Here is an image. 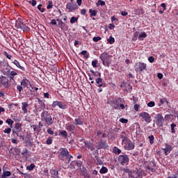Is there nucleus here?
<instances>
[{"label": "nucleus", "mask_w": 178, "mask_h": 178, "mask_svg": "<svg viewBox=\"0 0 178 178\" xmlns=\"http://www.w3.org/2000/svg\"><path fill=\"white\" fill-rule=\"evenodd\" d=\"M96 83L98 84L97 87H106V84L102 83V79L101 78H97L96 79Z\"/></svg>", "instance_id": "21"}, {"label": "nucleus", "mask_w": 178, "mask_h": 178, "mask_svg": "<svg viewBox=\"0 0 178 178\" xmlns=\"http://www.w3.org/2000/svg\"><path fill=\"white\" fill-rule=\"evenodd\" d=\"M172 151V146L170 145H167L165 148L164 149V152L165 155H168L169 153Z\"/></svg>", "instance_id": "26"}, {"label": "nucleus", "mask_w": 178, "mask_h": 178, "mask_svg": "<svg viewBox=\"0 0 178 178\" xmlns=\"http://www.w3.org/2000/svg\"><path fill=\"white\" fill-rule=\"evenodd\" d=\"M161 6V8H163V10H166V4L165 3H162Z\"/></svg>", "instance_id": "63"}, {"label": "nucleus", "mask_w": 178, "mask_h": 178, "mask_svg": "<svg viewBox=\"0 0 178 178\" xmlns=\"http://www.w3.org/2000/svg\"><path fill=\"white\" fill-rule=\"evenodd\" d=\"M52 137H49L46 140V144H47V145H51V144H52Z\"/></svg>", "instance_id": "41"}, {"label": "nucleus", "mask_w": 178, "mask_h": 178, "mask_svg": "<svg viewBox=\"0 0 178 178\" xmlns=\"http://www.w3.org/2000/svg\"><path fill=\"white\" fill-rule=\"evenodd\" d=\"M29 83L30 82L27 79H23V81L21 83V86H22V87H27Z\"/></svg>", "instance_id": "32"}, {"label": "nucleus", "mask_w": 178, "mask_h": 178, "mask_svg": "<svg viewBox=\"0 0 178 178\" xmlns=\"http://www.w3.org/2000/svg\"><path fill=\"white\" fill-rule=\"evenodd\" d=\"M74 122H74V124H75V126H79V125L81 126L84 124V122L80 118L75 119Z\"/></svg>", "instance_id": "24"}, {"label": "nucleus", "mask_w": 178, "mask_h": 178, "mask_svg": "<svg viewBox=\"0 0 178 178\" xmlns=\"http://www.w3.org/2000/svg\"><path fill=\"white\" fill-rule=\"evenodd\" d=\"M122 145L127 151H131V149H134V143H133V142L129 139L125 140V142L122 143Z\"/></svg>", "instance_id": "11"}, {"label": "nucleus", "mask_w": 178, "mask_h": 178, "mask_svg": "<svg viewBox=\"0 0 178 178\" xmlns=\"http://www.w3.org/2000/svg\"><path fill=\"white\" fill-rule=\"evenodd\" d=\"M47 133L48 134H51V136L54 135V131L51 128L47 129Z\"/></svg>", "instance_id": "61"}, {"label": "nucleus", "mask_w": 178, "mask_h": 178, "mask_svg": "<svg viewBox=\"0 0 178 178\" xmlns=\"http://www.w3.org/2000/svg\"><path fill=\"white\" fill-rule=\"evenodd\" d=\"M11 131H12V129L7 128L4 129L3 133H5L6 134H9Z\"/></svg>", "instance_id": "53"}, {"label": "nucleus", "mask_w": 178, "mask_h": 178, "mask_svg": "<svg viewBox=\"0 0 178 178\" xmlns=\"http://www.w3.org/2000/svg\"><path fill=\"white\" fill-rule=\"evenodd\" d=\"M17 90L19 91V92H22V91H23V87L19 86V85H18L17 86Z\"/></svg>", "instance_id": "58"}, {"label": "nucleus", "mask_w": 178, "mask_h": 178, "mask_svg": "<svg viewBox=\"0 0 178 178\" xmlns=\"http://www.w3.org/2000/svg\"><path fill=\"white\" fill-rule=\"evenodd\" d=\"M13 63L14 65H15V66H17V67H18V69H20L21 70H23L24 69V67H22V65H20V63H19V61L17 60H14Z\"/></svg>", "instance_id": "27"}, {"label": "nucleus", "mask_w": 178, "mask_h": 178, "mask_svg": "<svg viewBox=\"0 0 178 178\" xmlns=\"http://www.w3.org/2000/svg\"><path fill=\"white\" fill-rule=\"evenodd\" d=\"M34 168H35V165L34 163H31L30 165L26 167L27 170H34Z\"/></svg>", "instance_id": "38"}, {"label": "nucleus", "mask_w": 178, "mask_h": 178, "mask_svg": "<svg viewBox=\"0 0 178 178\" xmlns=\"http://www.w3.org/2000/svg\"><path fill=\"white\" fill-rule=\"evenodd\" d=\"M134 70L136 73H141L147 70V64L145 63L138 62L134 65Z\"/></svg>", "instance_id": "4"}, {"label": "nucleus", "mask_w": 178, "mask_h": 178, "mask_svg": "<svg viewBox=\"0 0 178 178\" xmlns=\"http://www.w3.org/2000/svg\"><path fill=\"white\" fill-rule=\"evenodd\" d=\"M102 38L100 36H97V37H94L92 38V40L95 42H98V41H101Z\"/></svg>", "instance_id": "49"}, {"label": "nucleus", "mask_w": 178, "mask_h": 178, "mask_svg": "<svg viewBox=\"0 0 178 178\" xmlns=\"http://www.w3.org/2000/svg\"><path fill=\"white\" fill-rule=\"evenodd\" d=\"M148 60H149V62H150V63H154L155 58L153 56H150L148 58Z\"/></svg>", "instance_id": "57"}, {"label": "nucleus", "mask_w": 178, "mask_h": 178, "mask_svg": "<svg viewBox=\"0 0 178 178\" xmlns=\"http://www.w3.org/2000/svg\"><path fill=\"white\" fill-rule=\"evenodd\" d=\"M163 122H165V118H163V115H162V114L159 113L155 115L154 122L156 126L162 127V126H163Z\"/></svg>", "instance_id": "5"}, {"label": "nucleus", "mask_w": 178, "mask_h": 178, "mask_svg": "<svg viewBox=\"0 0 178 178\" xmlns=\"http://www.w3.org/2000/svg\"><path fill=\"white\" fill-rule=\"evenodd\" d=\"M140 108V105L138 104H135L134 106V111H136V112H138V109Z\"/></svg>", "instance_id": "56"}, {"label": "nucleus", "mask_w": 178, "mask_h": 178, "mask_svg": "<svg viewBox=\"0 0 178 178\" xmlns=\"http://www.w3.org/2000/svg\"><path fill=\"white\" fill-rule=\"evenodd\" d=\"M147 106H149V108H154V106H155V102H149L147 104Z\"/></svg>", "instance_id": "48"}, {"label": "nucleus", "mask_w": 178, "mask_h": 178, "mask_svg": "<svg viewBox=\"0 0 178 178\" xmlns=\"http://www.w3.org/2000/svg\"><path fill=\"white\" fill-rule=\"evenodd\" d=\"M170 127H171V133L172 134L176 133V130H175V127H176V124L175 123L171 124Z\"/></svg>", "instance_id": "40"}, {"label": "nucleus", "mask_w": 178, "mask_h": 178, "mask_svg": "<svg viewBox=\"0 0 178 178\" xmlns=\"http://www.w3.org/2000/svg\"><path fill=\"white\" fill-rule=\"evenodd\" d=\"M143 176H147L145 170L139 169L129 172V178H143Z\"/></svg>", "instance_id": "2"}, {"label": "nucleus", "mask_w": 178, "mask_h": 178, "mask_svg": "<svg viewBox=\"0 0 178 178\" xmlns=\"http://www.w3.org/2000/svg\"><path fill=\"white\" fill-rule=\"evenodd\" d=\"M66 9H68L69 12H73L77 9V4L73 2H69L66 5Z\"/></svg>", "instance_id": "16"}, {"label": "nucleus", "mask_w": 178, "mask_h": 178, "mask_svg": "<svg viewBox=\"0 0 178 178\" xmlns=\"http://www.w3.org/2000/svg\"><path fill=\"white\" fill-rule=\"evenodd\" d=\"M120 138H122V143H124L125 141H127V140H129V138H127V135H126L125 132L121 133Z\"/></svg>", "instance_id": "25"}, {"label": "nucleus", "mask_w": 178, "mask_h": 178, "mask_svg": "<svg viewBox=\"0 0 178 178\" xmlns=\"http://www.w3.org/2000/svg\"><path fill=\"white\" fill-rule=\"evenodd\" d=\"M113 152L115 154V155H119V154H122V150L116 147H114Z\"/></svg>", "instance_id": "29"}, {"label": "nucleus", "mask_w": 178, "mask_h": 178, "mask_svg": "<svg viewBox=\"0 0 178 178\" xmlns=\"http://www.w3.org/2000/svg\"><path fill=\"white\" fill-rule=\"evenodd\" d=\"M109 145L106 143V140H100L97 145V149H108Z\"/></svg>", "instance_id": "15"}, {"label": "nucleus", "mask_w": 178, "mask_h": 178, "mask_svg": "<svg viewBox=\"0 0 178 178\" xmlns=\"http://www.w3.org/2000/svg\"><path fill=\"white\" fill-rule=\"evenodd\" d=\"M20 131H22V124L17 122L15 124V127L13 129V134H16L17 137H20L22 138L23 136H22V134H19Z\"/></svg>", "instance_id": "12"}, {"label": "nucleus", "mask_w": 178, "mask_h": 178, "mask_svg": "<svg viewBox=\"0 0 178 178\" xmlns=\"http://www.w3.org/2000/svg\"><path fill=\"white\" fill-rule=\"evenodd\" d=\"M108 104L111 106H113L114 109H126L127 108V104H124V100L121 98L114 99L110 102Z\"/></svg>", "instance_id": "1"}, {"label": "nucleus", "mask_w": 178, "mask_h": 178, "mask_svg": "<svg viewBox=\"0 0 178 178\" xmlns=\"http://www.w3.org/2000/svg\"><path fill=\"white\" fill-rule=\"evenodd\" d=\"M52 8H54V3L52 1H49L47 2V9H52Z\"/></svg>", "instance_id": "36"}, {"label": "nucleus", "mask_w": 178, "mask_h": 178, "mask_svg": "<svg viewBox=\"0 0 178 178\" xmlns=\"http://www.w3.org/2000/svg\"><path fill=\"white\" fill-rule=\"evenodd\" d=\"M129 156L124 153L118 156V162L122 165H127L129 163Z\"/></svg>", "instance_id": "8"}, {"label": "nucleus", "mask_w": 178, "mask_h": 178, "mask_svg": "<svg viewBox=\"0 0 178 178\" xmlns=\"http://www.w3.org/2000/svg\"><path fill=\"white\" fill-rule=\"evenodd\" d=\"M172 178H178V169L176 174H173Z\"/></svg>", "instance_id": "64"}, {"label": "nucleus", "mask_w": 178, "mask_h": 178, "mask_svg": "<svg viewBox=\"0 0 178 178\" xmlns=\"http://www.w3.org/2000/svg\"><path fill=\"white\" fill-rule=\"evenodd\" d=\"M81 55H83V58H85V59H88L89 56L87 54V51L86 50H83L81 52Z\"/></svg>", "instance_id": "34"}, {"label": "nucleus", "mask_w": 178, "mask_h": 178, "mask_svg": "<svg viewBox=\"0 0 178 178\" xmlns=\"http://www.w3.org/2000/svg\"><path fill=\"white\" fill-rule=\"evenodd\" d=\"M99 58L102 61L104 66H107L108 67H109V65L112 63V56L109 55L106 52H104L100 55Z\"/></svg>", "instance_id": "3"}, {"label": "nucleus", "mask_w": 178, "mask_h": 178, "mask_svg": "<svg viewBox=\"0 0 178 178\" xmlns=\"http://www.w3.org/2000/svg\"><path fill=\"white\" fill-rule=\"evenodd\" d=\"M89 13H90V17H92V16H97V13H98V10H97L90 9L89 10Z\"/></svg>", "instance_id": "28"}, {"label": "nucleus", "mask_w": 178, "mask_h": 178, "mask_svg": "<svg viewBox=\"0 0 178 178\" xmlns=\"http://www.w3.org/2000/svg\"><path fill=\"white\" fill-rule=\"evenodd\" d=\"M50 175L52 178H59V173L56 170H51Z\"/></svg>", "instance_id": "19"}, {"label": "nucleus", "mask_w": 178, "mask_h": 178, "mask_svg": "<svg viewBox=\"0 0 178 178\" xmlns=\"http://www.w3.org/2000/svg\"><path fill=\"white\" fill-rule=\"evenodd\" d=\"M99 5L101 6H104V5H105V1H102V0H99L97 3V6H99Z\"/></svg>", "instance_id": "45"}, {"label": "nucleus", "mask_w": 178, "mask_h": 178, "mask_svg": "<svg viewBox=\"0 0 178 178\" xmlns=\"http://www.w3.org/2000/svg\"><path fill=\"white\" fill-rule=\"evenodd\" d=\"M83 143L86 148H88V149H90V151H94V149H95V146H94V144H92V143L88 141H84Z\"/></svg>", "instance_id": "17"}, {"label": "nucleus", "mask_w": 178, "mask_h": 178, "mask_svg": "<svg viewBox=\"0 0 178 178\" xmlns=\"http://www.w3.org/2000/svg\"><path fill=\"white\" fill-rule=\"evenodd\" d=\"M138 35H138V31H136L134 33V38H133V40H137V37H138Z\"/></svg>", "instance_id": "60"}, {"label": "nucleus", "mask_w": 178, "mask_h": 178, "mask_svg": "<svg viewBox=\"0 0 178 178\" xmlns=\"http://www.w3.org/2000/svg\"><path fill=\"white\" fill-rule=\"evenodd\" d=\"M92 66L93 67H98V60L92 61Z\"/></svg>", "instance_id": "44"}, {"label": "nucleus", "mask_w": 178, "mask_h": 178, "mask_svg": "<svg viewBox=\"0 0 178 178\" xmlns=\"http://www.w3.org/2000/svg\"><path fill=\"white\" fill-rule=\"evenodd\" d=\"M11 141H12L13 144H17V143H19V140H17V139H14V138H11Z\"/></svg>", "instance_id": "62"}, {"label": "nucleus", "mask_w": 178, "mask_h": 178, "mask_svg": "<svg viewBox=\"0 0 178 178\" xmlns=\"http://www.w3.org/2000/svg\"><path fill=\"white\" fill-rule=\"evenodd\" d=\"M148 138L149 140L150 144H152L154 143V140H155V138L154 137L153 135L149 136Z\"/></svg>", "instance_id": "47"}, {"label": "nucleus", "mask_w": 178, "mask_h": 178, "mask_svg": "<svg viewBox=\"0 0 178 178\" xmlns=\"http://www.w3.org/2000/svg\"><path fill=\"white\" fill-rule=\"evenodd\" d=\"M6 70L3 72V74H6V76H10V81H12V80H14L15 79V76H17V72H16V71H11L10 72V66H7V67L6 68Z\"/></svg>", "instance_id": "10"}, {"label": "nucleus", "mask_w": 178, "mask_h": 178, "mask_svg": "<svg viewBox=\"0 0 178 178\" xmlns=\"http://www.w3.org/2000/svg\"><path fill=\"white\" fill-rule=\"evenodd\" d=\"M38 9L42 12V13L45 10V9L44 8V7H42V5L40 4L39 6H38Z\"/></svg>", "instance_id": "52"}, {"label": "nucleus", "mask_w": 178, "mask_h": 178, "mask_svg": "<svg viewBox=\"0 0 178 178\" xmlns=\"http://www.w3.org/2000/svg\"><path fill=\"white\" fill-rule=\"evenodd\" d=\"M28 154H29V149H23L22 155H23V156H27Z\"/></svg>", "instance_id": "42"}, {"label": "nucleus", "mask_w": 178, "mask_h": 178, "mask_svg": "<svg viewBox=\"0 0 178 178\" xmlns=\"http://www.w3.org/2000/svg\"><path fill=\"white\" fill-rule=\"evenodd\" d=\"M29 3H31V5H32V6H35V5H37V1H35V0L30 1Z\"/></svg>", "instance_id": "55"}, {"label": "nucleus", "mask_w": 178, "mask_h": 178, "mask_svg": "<svg viewBox=\"0 0 178 178\" xmlns=\"http://www.w3.org/2000/svg\"><path fill=\"white\" fill-rule=\"evenodd\" d=\"M146 37H147V33H145V32H142L138 35V40H140V41H143V40H144V38H145Z\"/></svg>", "instance_id": "30"}, {"label": "nucleus", "mask_w": 178, "mask_h": 178, "mask_svg": "<svg viewBox=\"0 0 178 178\" xmlns=\"http://www.w3.org/2000/svg\"><path fill=\"white\" fill-rule=\"evenodd\" d=\"M22 21L20 20V18H18V19L15 22V27L16 29H22Z\"/></svg>", "instance_id": "23"}, {"label": "nucleus", "mask_w": 178, "mask_h": 178, "mask_svg": "<svg viewBox=\"0 0 178 178\" xmlns=\"http://www.w3.org/2000/svg\"><path fill=\"white\" fill-rule=\"evenodd\" d=\"M59 136H61V137H63L64 138H67V132L65 130L60 131L59 132Z\"/></svg>", "instance_id": "31"}, {"label": "nucleus", "mask_w": 178, "mask_h": 178, "mask_svg": "<svg viewBox=\"0 0 178 178\" xmlns=\"http://www.w3.org/2000/svg\"><path fill=\"white\" fill-rule=\"evenodd\" d=\"M77 20H79V17H72L71 19H70V23L71 24H74V23H76V22H77Z\"/></svg>", "instance_id": "39"}, {"label": "nucleus", "mask_w": 178, "mask_h": 178, "mask_svg": "<svg viewBox=\"0 0 178 178\" xmlns=\"http://www.w3.org/2000/svg\"><path fill=\"white\" fill-rule=\"evenodd\" d=\"M139 117L142 118L143 120L145 122V123H151L152 122V119L151 118V115L147 112H142L139 113Z\"/></svg>", "instance_id": "9"}, {"label": "nucleus", "mask_w": 178, "mask_h": 178, "mask_svg": "<svg viewBox=\"0 0 178 178\" xmlns=\"http://www.w3.org/2000/svg\"><path fill=\"white\" fill-rule=\"evenodd\" d=\"M60 155L63 157L65 156L66 159L68 160L69 162H70V159H72V158H73V156H72V155L69 154V151H67V149L66 148H63Z\"/></svg>", "instance_id": "13"}, {"label": "nucleus", "mask_w": 178, "mask_h": 178, "mask_svg": "<svg viewBox=\"0 0 178 178\" xmlns=\"http://www.w3.org/2000/svg\"><path fill=\"white\" fill-rule=\"evenodd\" d=\"M0 86H2L4 88H9L12 83L6 76H0Z\"/></svg>", "instance_id": "7"}, {"label": "nucleus", "mask_w": 178, "mask_h": 178, "mask_svg": "<svg viewBox=\"0 0 178 178\" xmlns=\"http://www.w3.org/2000/svg\"><path fill=\"white\" fill-rule=\"evenodd\" d=\"M11 175L12 172H10V171H6L3 172L1 176H3V177H9Z\"/></svg>", "instance_id": "35"}, {"label": "nucleus", "mask_w": 178, "mask_h": 178, "mask_svg": "<svg viewBox=\"0 0 178 178\" xmlns=\"http://www.w3.org/2000/svg\"><path fill=\"white\" fill-rule=\"evenodd\" d=\"M56 106H58L60 109H66L67 108V106L63 102L56 101L54 102L52 104V107L56 108Z\"/></svg>", "instance_id": "14"}, {"label": "nucleus", "mask_w": 178, "mask_h": 178, "mask_svg": "<svg viewBox=\"0 0 178 178\" xmlns=\"http://www.w3.org/2000/svg\"><path fill=\"white\" fill-rule=\"evenodd\" d=\"M45 122L46 124H48V126H51V124L54 123V118L52 119V117H51V115H47L45 118Z\"/></svg>", "instance_id": "18"}, {"label": "nucleus", "mask_w": 178, "mask_h": 178, "mask_svg": "<svg viewBox=\"0 0 178 178\" xmlns=\"http://www.w3.org/2000/svg\"><path fill=\"white\" fill-rule=\"evenodd\" d=\"M120 122H121V123H127V122H129V120L127 119L120 118Z\"/></svg>", "instance_id": "59"}, {"label": "nucleus", "mask_w": 178, "mask_h": 178, "mask_svg": "<svg viewBox=\"0 0 178 178\" xmlns=\"http://www.w3.org/2000/svg\"><path fill=\"white\" fill-rule=\"evenodd\" d=\"M6 123H7L8 124H9V126H12L14 123L13 120H12V119L10 118H8L6 120Z\"/></svg>", "instance_id": "43"}, {"label": "nucleus", "mask_w": 178, "mask_h": 178, "mask_svg": "<svg viewBox=\"0 0 178 178\" xmlns=\"http://www.w3.org/2000/svg\"><path fill=\"white\" fill-rule=\"evenodd\" d=\"M95 158H96V161H97L98 165H104V162H102V160H101V159H99V157L95 156Z\"/></svg>", "instance_id": "46"}, {"label": "nucleus", "mask_w": 178, "mask_h": 178, "mask_svg": "<svg viewBox=\"0 0 178 178\" xmlns=\"http://www.w3.org/2000/svg\"><path fill=\"white\" fill-rule=\"evenodd\" d=\"M156 165H155V162L154 161H150L147 165V167H146L145 168V173H149V175H152L153 173H155V172H156V170L155 169L156 168Z\"/></svg>", "instance_id": "6"}, {"label": "nucleus", "mask_w": 178, "mask_h": 178, "mask_svg": "<svg viewBox=\"0 0 178 178\" xmlns=\"http://www.w3.org/2000/svg\"><path fill=\"white\" fill-rule=\"evenodd\" d=\"M66 130H67V131H70V133H73V131L76 130V127L73 124H69L66 127Z\"/></svg>", "instance_id": "20"}, {"label": "nucleus", "mask_w": 178, "mask_h": 178, "mask_svg": "<svg viewBox=\"0 0 178 178\" xmlns=\"http://www.w3.org/2000/svg\"><path fill=\"white\" fill-rule=\"evenodd\" d=\"M99 173L104 175V173H108V168L106 167H102L100 170Z\"/></svg>", "instance_id": "33"}, {"label": "nucleus", "mask_w": 178, "mask_h": 178, "mask_svg": "<svg viewBox=\"0 0 178 178\" xmlns=\"http://www.w3.org/2000/svg\"><path fill=\"white\" fill-rule=\"evenodd\" d=\"M32 127H33L34 131H40V127H38L35 124H33V125H32Z\"/></svg>", "instance_id": "51"}, {"label": "nucleus", "mask_w": 178, "mask_h": 178, "mask_svg": "<svg viewBox=\"0 0 178 178\" xmlns=\"http://www.w3.org/2000/svg\"><path fill=\"white\" fill-rule=\"evenodd\" d=\"M4 55L5 56H6L7 59H10V60L12 59V55L8 54V52L5 51Z\"/></svg>", "instance_id": "54"}, {"label": "nucleus", "mask_w": 178, "mask_h": 178, "mask_svg": "<svg viewBox=\"0 0 178 178\" xmlns=\"http://www.w3.org/2000/svg\"><path fill=\"white\" fill-rule=\"evenodd\" d=\"M160 102H161V105H163V104H165V102H166V104H169V102L168 101V99H166V98L161 99Z\"/></svg>", "instance_id": "50"}, {"label": "nucleus", "mask_w": 178, "mask_h": 178, "mask_svg": "<svg viewBox=\"0 0 178 178\" xmlns=\"http://www.w3.org/2000/svg\"><path fill=\"white\" fill-rule=\"evenodd\" d=\"M22 110L23 111L24 113H27V108H29V104H27V102H22Z\"/></svg>", "instance_id": "22"}, {"label": "nucleus", "mask_w": 178, "mask_h": 178, "mask_svg": "<svg viewBox=\"0 0 178 178\" xmlns=\"http://www.w3.org/2000/svg\"><path fill=\"white\" fill-rule=\"evenodd\" d=\"M107 42H108V44H114L115 43V38L110 36L109 38L107 40Z\"/></svg>", "instance_id": "37"}]
</instances>
